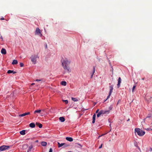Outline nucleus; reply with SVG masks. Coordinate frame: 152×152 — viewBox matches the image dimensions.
I'll return each mask as SVG.
<instances>
[{
    "mask_svg": "<svg viewBox=\"0 0 152 152\" xmlns=\"http://www.w3.org/2000/svg\"><path fill=\"white\" fill-rule=\"evenodd\" d=\"M62 66L65 70H67L68 72H71V69L69 66L70 61L66 58H62L61 60Z\"/></svg>",
    "mask_w": 152,
    "mask_h": 152,
    "instance_id": "f257e3e1",
    "label": "nucleus"
},
{
    "mask_svg": "<svg viewBox=\"0 0 152 152\" xmlns=\"http://www.w3.org/2000/svg\"><path fill=\"white\" fill-rule=\"evenodd\" d=\"M135 132H137V134L140 136H142L144 135L145 133L144 131H143L142 130L140 129L139 128H136L135 129Z\"/></svg>",
    "mask_w": 152,
    "mask_h": 152,
    "instance_id": "f03ea898",
    "label": "nucleus"
},
{
    "mask_svg": "<svg viewBox=\"0 0 152 152\" xmlns=\"http://www.w3.org/2000/svg\"><path fill=\"white\" fill-rule=\"evenodd\" d=\"M37 55H32L31 57V61L34 64H36L37 61V58H38Z\"/></svg>",
    "mask_w": 152,
    "mask_h": 152,
    "instance_id": "7ed1b4c3",
    "label": "nucleus"
},
{
    "mask_svg": "<svg viewBox=\"0 0 152 152\" xmlns=\"http://www.w3.org/2000/svg\"><path fill=\"white\" fill-rule=\"evenodd\" d=\"M10 148V146L8 145H2L0 147V151L8 150Z\"/></svg>",
    "mask_w": 152,
    "mask_h": 152,
    "instance_id": "20e7f679",
    "label": "nucleus"
},
{
    "mask_svg": "<svg viewBox=\"0 0 152 152\" xmlns=\"http://www.w3.org/2000/svg\"><path fill=\"white\" fill-rule=\"evenodd\" d=\"M35 34L38 35L40 37L42 36V34L41 31V30L39 28H36L35 31Z\"/></svg>",
    "mask_w": 152,
    "mask_h": 152,
    "instance_id": "39448f33",
    "label": "nucleus"
},
{
    "mask_svg": "<svg viewBox=\"0 0 152 152\" xmlns=\"http://www.w3.org/2000/svg\"><path fill=\"white\" fill-rule=\"evenodd\" d=\"M109 88H110V92H109V95L107 96V99L105 100V101L107 100V99L108 98H109L110 97V95L113 91V85H110L109 86Z\"/></svg>",
    "mask_w": 152,
    "mask_h": 152,
    "instance_id": "423d86ee",
    "label": "nucleus"
},
{
    "mask_svg": "<svg viewBox=\"0 0 152 152\" xmlns=\"http://www.w3.org/2000/svg\"><path fill=\"white\" fill-rule=\"evenodd\" d=\"M121 79L120 77H119L118 80V83L117 84V87L118 88H119L120 86V84L121 83Z\"/></svg>",
    "mask_w": 152,
    "mask_h": 152,
    "instance_id": "0eeeda50",
    "label": "nucleus"
},
{
    "mask_svg": "<svg viewBox=\"0 0 152 152\" xmlns=\"http://www.w3.org/2000/svg\"><path fill=\"white\" fill-rule=\"evenodd\" d=\"M30 114V113L29 112H28L27 113H25L22 114H20V115H19V116L23 117V116H25L26 115H29Z\"/></svg>",
    "mask_w": 152,
    "mask_h": 152,
    "instance_id": "6e6552de",
    "label": "nucleus"
},
{
    "mask_svg": "<svg viewBox=\"0 0 152 152\" xmlns=\"http://www.w3.org/2000/svg\"><path fill=\"white\" fill-rule=\"evenodd\" d=\"M151 114H148L147 117H146V118H145L144 119V120L147 121L149 119H151Z\"/></svg>",
    "mask_w": 152,
    "mask_h": 152,
    "instance_id": "1a4fd4ad",
    "label": "nucleus"
},
{
    "mask_svg": "<svg viewBox=\"0 0 152 152\" xmlns=\"http://www.w3.org/2000/svg\"><path fill=\"white\" fill-rule=\"evenodd\" d=\"M1 53L3 54H6V51L5 49L2 48L1 50Z\"/></svg>",
    "mask_w": 152,
    "mask_h": 152,
    "instance_id": "9d476101",
    "label": "nucleus"
},
{
    "mask_svg": "<svg viewBox=\"0 0 152 152\" xmlns=\"http://www.w3.org/2000/svg\"><path fill=\"white\" fill-rule=\"evenodd\" d=\"M66 139L69 142H72V141H73V138L71 137H66Z\"/></svg>",
    "mask_w": 152,
    "mask_h": 152,
    "instance_id": "9b49d317",
    "label": "nucleus"
},
{
    "mask_svg": "<svg viewBox=\"0 0 152 152\" xmlns=\"http://www.w3.org/2000/svg\"><path fill=\"white\" fill-rule=\"evenodd\" d=\"M102 111L103 113V115L104 114H108L109 113L110 110H102Z\"/></svg>",
    "mask_w": 152,
    "mask_h": 152,
    "instance_id": "f8f14e48",
    "label": "nucleus"
},
{
    "mask_svg": "<svg viewBox=\"0 0 152 152\" xmlns=\"http://www.w3.org/2000/svg\"><path fill=\"white\" fill-rule=\"evenodd\" d=\"M101 115H103V113L102 111V110H100L98 113L97 115V117H99Z\"/></svg>",
    "mask_w": 152,
    "mask_h": 152,
    "instance_id": "ddd939ff",
    "label": "nucleus"
},
{
    "mask_svg": "<svg viewBox=\"0 0 152 152\" xmlns=\"http://www.w3.org/2000/svg\"><path fill=\"white\" fill-rule=\"evenodd\" d=\"M95 118H96V114H94L93 116V121H92V122L93 124L95 122Z\"/></svg>",
    "mask_w": 152,
    "mask_h": 152,
    "instance_id": "4468645a",
    "label": "nucleus"
},
{
    "mask_svg": "<svg viewBox=\"0 0 152 152\" xmlns=\"http://www.w3.org/2000/svg\"><path fill=\"white\" fill-rule=\"evenodd\" d=\"M7 73L8 74L13 73V74H15L16 73V72L14 71L13 70H9L8 71Z\"/></svg>",
    "mask_w": 152,
    "mask_h": 152,
    "instance_id": "2eb2a0df",
    "label": "nucleus"
},
{
    "mask_svg": "<svg viewBox=\"0 0 152 152\" xmlns=\"http://www.w3.org/2000/svg\"><path fill=\"white\" fill-rule=\"evenodd\" d=\"M33 148V145H31L29 147L27 152H30Z\"/></svg>",
    "mask_w": 152,
    "mask_h": 152,
    "instance_id": "dca6fc26",
    "label": "nucleus"
},
{
    "mask_svg": "<svg viewBox=\"0 0 152 152\" xmlns=\"http://www.w3.org/2000/svg\"><path fill=\"white\" fill-rule=\"evenodd\" d=\"M29 126L32 128H34L35 127V124L34 123H31L29 124Z\"/></svg>",
    "mask_w": 152,
    "mask_h": 152,
    "instance_id": "f3484780",
    "label": "nucleus"
},
{
    "mask_svg": "<svg viewBox=\"0 0 152 152\" xmlns=\"http://www.w3.org/2000/svg\"><path fill=\"white\" fill-rule=\"evenodd\" d=\"M59 119L61 122H64L65 120L64 118L63 117H60Z\"/></svg>",
    "mask_w": 152,
    "mask_h": 152,
    "instance_id": "a211bd4d",
    "label": "nucleus"
},
{
    "mask_svg": "<svg viewBox=\"0 0 152 152\" xmlns=\"http://www.w3.org/2000/svg\"><path fill=\"white\" fill-rule=\"evenodd\" d=\"M58 148H60L63 146L65 144V143H62L61 144H60L59 142H58Z\"/></svg>",
    "mask_w": 152,
    "mask_h": 152,
    "instance_id": "6ab92c4d",
    "label": "nucleus"
},
{
    "mask_svg": "<svg viewBox=\"0 0 152 152\" xmlns=\"http://www.w3.org/2000/svg\"><path fill=\"white\" fill-rule=\"evenodd\" d=\"M41 145L44 146H46L47 145V143L46 142H41Z\"/></svg>",
    "mask_w": 152,
    "mask_h": 152,
    "instance_id": "aec40b11",
    "label": "nucleus"
},
{
    "mask_svg": "<svg viewBox=\"0 0 152 152\" xmlns=\"http://www.w3.org/2000/svg\"><path fill=\"white\" fill-rule=\"evenodd\" d=\"M42 110H36L34 112V114H36V113H40L41 112Z\"/></svg>",
    "mask_w": 152,
    "mask_h": 152,
    "instance_id": "412c9836",
    "label": "nucleus"
},
{
    "mask_svg": "<svg viewBox=\"0 0 152 152\" xmlns=\"http://www.w3.org/2000/svg\"><path fill=\"white\" fill-rule=\"evenodd\" d=\"M25 130H23L20 132V134L22 135H24L25 134Z\"/></svg>",
    "mask_w": 152,
    "mask_h": 152,
    "instance_id": "4be33fe9",
    "label": "nucleus"
},
{
    "mask_svg": "<svg viewBox=\"0 0 152 152\" xmlns=\"http://www.w3.org/2000/svg\"><path fill=\"white\" fill-rule=\"evenodd\" d=\"M18 63V61L16 60H14L12 63V64L13 65L16 64Z\"/></svg>",
    "mask_w": 152,
    "mask_h": 152,
    "instance_id": "5701e85b",
    "label": "nucleus"
},
{
    "mask_svg": "<svg viewBox=\"0 0 152 152\" xmlns=\"http://www.w3.org/2000/svg\"><path fill=\"white\" fill-rule=\"evenodd\" d=\"M61 84L62 85L65 86L66 85V81H63L61 82Z\"/></svg>",
    "mask_w": 152,
    "mask_h": 152,
    "instance_id": "b1692460",
    "label": "nucleus"
},
{
    "mask_svg": "<svg viewBox=\"0 0 152 152\" xmlns=\"http://www.w3.org/2000/svg\"><path fill=\"white\" fill-rule=\"evenodd\" d=\"M36 124L37 125L39 128H41L42 127V125L41 124H39L38 123H36Z\"/></svg>",
    "mask_w": 152,
    "mask_h": 152,
    "instance_id": "393cba45",
    "label": "nucleus"
},
{
    "mask_svg": "<svg viewBox=\"0 0 152 152\" xmlns=\"http://www.w3.org/2000/svg\"><path fill=\"white\" fill-rule=\"evenodd\" d=\"M72 100L74 102H77L78 101V100L76 98L72 97Z\"/></svg>",
    "mask_w": 152,
    "mask_h": 152,
    "instance_id": "a878e982",
    "label": "nucleus"
},
{
    "mask_svg": "<svg viewBox=\"0 0 152 152\" xmlns=\"http://www.w3.org/2000/svg\"><path fill=\"white\" fill-rule=\"evenodd\" d=\"M95 67H93V73L91 75V78H92V77H93V74H94V73L95 72Z\"/></svg>",
    "mask_w": 152,
    "mask_h": 152,
    "instance_id": "bb28decb",
    "label": "nucleus"
},
{
    "mask_svg": "<svg viewBox=\"0 0 152 152\" xmlns=\"http://www.w3.org/2000/svg\"><path fill=\"white\" fill-rule=\"evenodd\" d=\"M144 121H148V122L150 123L152 121V120H151V119H149L147 121H145L144 120Z\"/></svg>",
    "mask_w": 152,
    "mask_h": 152,
    "instance_id": "cd10ccee",
    "label": "nucleus"
},
{
    "mask_svg": "<svg viewBox=\"0 0 152 152\" xmlns=\"http://www.w3.org/2000/svg\"><path fill=\"white\" fill-rule=\"evenodd\" d=\"M135 87H136V86L135 85H134L133 86V88H132V92H134V89H135Z\"/></svg>",
    "mask_w": 152,
    "mask_h": 152,
    "instance_id": "c85d7f7f",
    "label": "nucleus"
},
{
    "mask_svg": "<svg viewBox=\"0 0 152 152\" xmlns=\"http://www.w3.org/2000/svg\"><path fill=\"white\" fill-rule=\"evenodd\" d=\"M20 66L21 67H23L24 66V64L22 63H20Z\"/></svg>",
    "mask_w": 152,
    "mask_h": 152,
    "instance_id": "c756f323",
    "label": "nucleus"
},
{
    "mask_svg": "<svg viewBox=\"0 0 152 152\" xmlns=\"http://www.w3.org/2000/svg\"><path fill=\"white\" fill-rule=\"evenodd\" d=\"M63 101L65 102L66 104H67L68 103V101L67 100H63Z\"/></svg>",
    "mask_w": 152,
    "mask_h": 152,
    "instance_id": "7c9ffc66",
    "label": "nucleus"
},
{
    "mask_svg": "<svg viewBox=\"0 0 152 152\" xmlns=\"http://www.w3.org/2000/svg\"><path fill=\"white\" fill-rule=\"evenodd\" d=\"M64 145V147H67L69 145H68V144H66L65 143V144Z\"/></svg>",
    "mask_w": 152,
    "mask_h": 152,
    "instance_id": "2f4dec72",
    "label": "nucleus"
},
{
    "mask_svg": "<svg viewBox=\"0 0 152 152\" xmlns=\"http://www.w3.org/2000/svg\"><path fill=\"white\" fill-rule=\"evenodd\" d=\"M49 152H52V148H50V149Z\"/></svg>",
    "mask_w": 152,
    "mask_h": 152,
    "instance_id": "473e14b6",
    "label": "nucleus"
},
{
    "mask_svg": "<svg viewBox=\"0 0 152 152\" xmlns=\"http://www.w3.org/2000/svg\"><path fill=\"white\" fill-rule=\"evenodd\" d=\"M4 19L3 17H1L0 20H4Z\"/></svg>",
    "mask_w": 152,
    "mask_h": 152,
    "instance_id": "72a5a7b5",
    "label": "nucleus"
},
{
    "mask_svg": "<svg viewBox=\"0 0 152 152\" xmlns=\"http://www.w3.org/2000/svg\"><path fill=\"white\" fill-rule=\"evenodd\" d=\"M99 109H98V110H96V113H99Z\"/></svg>",
    "mask_w": 152,
    "mask_h": 152,
    "instance_id": "f704fd0d",
    "label": "nucleus"
},
{
    "mask_svg": "<svg viewBox=\"0 0 152 152\" xmlns=\"http://www.w3.org/2000/svg\"><path fill=\"white\" fill-rule=\"evenodd\" d=\"M102 144H101V145L99 147V149L101 148L102 147Z\"/></svg>",
    "mask_w": 152,
    "mask_h": 152,
    "instance_id": "c9c22d12",
    "label": "nucleus"
},
{
    "mask_svg": "<svg viewBox=\"0 0 152 152\" xmlns=\"http://www.w3.org/2000/svg\"><path fill=\"white\" fill-rule=\"evenodd\" d=\"M28 145L27 144H26V145H24L23 146V147H24V146H26V147H28Z\"/></svg>",
    "mask_w": 152,
    "mask_h": 152,
    "instance_id": "e433bc0d",
    "label": "nucleus"
},
{
    "mask_svg": "<svg viewBox=\"0 0 152 152\" xmlns=\"http://www.w3.org/2000/svg\"><path fill=\"white\" fill-rule=\"evenodd\" d=\"M0 38L2 40H3V39L1 36Z\"/></svg>",
    "mask_w": 152,
    "mask_h": 152,
    "instance_id": "4c0bfd02",
    "label": "nucleus"
},
{
    "mask_svg": "<svg viewBox=\"0 0 152 152\" xmlns=\"http://www.w3.org/2000/svg\"><path fill=\"white\" fill-rule=\"evenodd\" d=\"M41 80H38V79H37V80H36V81H41Z\"/></svg>",
    "mask_w": 152,
    "mask_h": 152,
    "instance_id": "58836bf2",
    "label": "nucleus"
},
{
    "mask_svg": "<svg viewBox=\"0 0 152 152\" xmlns=\"http://www.w3.org/2000/svg\"><path fill=\"white\" fill-rule=\"evenodd\" d=\"M104 135V134H102V135H101V136H99V137H98V138H99L100 137L102 136H103V135Z\"/></svg>",
    "mask_w": 152,
    "mask_h": 152,
    "instance_id": "ea45409f",
    "label": "nucleus"
},
{
    "mask_svg": "<svg viewBox=\"0 0 152 152\" xmlns=\"http://www.w3.org/2000/svg\"><path fill=\"white\" fill-rule=\"evenodd\" d=\"M150 151H152V148H150Z\"/></svg>",
    "mask_w": 152,
    "mask_h": 152,
    "instance_id": "a19ab883",
    "label": "nucleus"
},
{
    "mask_svg": "<svg viewBox=\"0 0 152 152\" xmlns=\"http://www.w3.org/2000/svg\"><path fill=\"white\" fill-rule=\"evenodd\" d=\"M35 142H38V140H36L35 141Z\"/></svg>",
    "mask_w": 152,
    "mask_h": 152,
    "instance_id": "79ce46f5",
    "label": "nucleus"
},
{
    "mask_svg": "<svg viewBox=\"0 0 152 152\" xmlns=\"http://www.w3.org/2000/svg\"><path fill=\"white\" fill-rule=\"evenodd\" d=\"M109 109L110 110H111L112 109V107H109Z\"/></svg>",
    "mask_w": 152,
    "mask_h": 152,
    "instance_id": "37998d69",
    "label": "nucleus"
},
{
    "mask_svg": "<svg viewBox=\"0 0 152 152\" xmlns=\"http://www.w3.org/2000/svg\"><path fill=\"white\" fill-rule=\"evenodd\" d=\"M34 84H35V83H32V84H31V85H34Z\"/></svg>",
    "mask_w": 152,
    "mask_h": 152,
    "instance_id": "c03bdc74",
    "label": "nucleus"
},
{
    "mask_svg": "<svg viewBox=\"0 0 152 152\" xmlns=\"http://www.w3.org/2000/svg\"><path fill=\"white\" fill-rule=\"evenodd\" d=\"M45 48H47V45H46V46H45Z\"/></svg>",
    "mask_w": 152,
    "mask_h": 152,
    "instance_id": "a18cd8bd",
    "label": "nucleus"
},
{
    "mask_svg": "<svg viewBox=\"0 0 152 152\" xmlns=\"http://www.w3.org/2000/svg\"><path fill=\"white\" fill-rule=\"evenodd\" d=\"M42 110L41 111L44 112V110Z\"/></svg>",
    "mask_w": 152,
    "mask_h": 152,
    "instance_id": "49530a36",
    "label": "nucleus"
},
{
    "mask_svg": "<svg viewBox=\"0 0 152 152\" xmlns=\"http://www.w3.org/2000/svg\"><path fill=\"white\" fill-rule=\"evenodd\" d=\"M151 98H152V97H150V98L149 99V100H151Z\"/></svg>",
    "mask_w": 152,
    "mask_h": 152,
    "instance_id": "de8ad7c7",
    "label": "nucleus"
},
{
    "mask_svg": "<svg viewBox=\"0 0 152 152\" xmlns=\"http://www.w3.org/2000/svg\"><path fill=\"white\" fill-rule=\"evenodd\" d=\"M142 80H144V78H142Z\"/></svg>",
    "mask_w": 152,
    "mask_h": 152,
    "instance_id": "09e8293b",
    "label": "nucleus"
},
{
    "mask_svg": "<svg viewBox=\"0 0 152 152\" xmlns=\"http://www.w3.org/2000/svg\"><path fill=\"white\" fill-rule=\"evenodd\" d=\"M129 120V119L127 120V121H128Z\"/></svg>",
    "mask_w": 152,
    "mask_h": 152,
    "instance_id": "8fccbe9b",
    "label": "nucleus"
},
{
    "mask_svg": "<svg viewBox=\"0 0 152 152\" xmlns=\"http://www.w3.org/2000/svg\"><path fill=\"white\" fill-rule=\"evenodd\" d=\"M109 85H111V83H109Z\"/></svg>",
    "mask_w": 152,
    "mask_h": 152,
    "instance_id": "3c124183",
    "label": "nucleus"
},
{
    "mask_svg": "<svg viewBox=\"0 0 152 152\" xmlns=\"http://www.w3.org/2000/svg\"><path fill=\"white\" fill-rule=\"evenodd\" d=\"M110 126H111V124H110Z\"/></svg>",
    "mask_w": 152,
    "mask_h": 152,
    "instance_id": "603ef678",
    "label": "nucleus"
},
{
    "mask_svg": "<svg viewBox=\"0 0 152 152\" xmlns=\"http://www.w3.org/2000/svg\"><path fill=\"white\" fill-rule=\"evenodd\" d=\"M151 101H150V102H151Z\"/></svg>",
    "mask_w": 152,
    "mask_h": 152,
    "instance_id": "864d4df0",
    "label": "nucleus"
},
{
    "mask_svg": "<svg viewBox=\"0 0 152 152\" xmlns=\"http://www.w3.org/2000/svg\"><path fill=\"white\" fill-rule=\"evenodd\" d=\"M151 120H152V121H152V119H151Z\"/></svg>",
    "mask_w": 152,
    "mask_h": 152,
    "instance_id": "5fc2aeb1",
    "label": "nucleus"
},
{
    "mask_svg": "<svg viewBox=\"0 0 152 152\" xmlns=\"http://www.w3.org/2000/svg\"><path fill=\"white\" fill-rule=\"evenodd\" d=\"M151 130H152V129H151Z\"/></svg>",
    "mask_w": 152,
    "mask_h": 152,
    "instance_id": "6e6d98bb",
    "label": "nucleus"
}]
</instances>
